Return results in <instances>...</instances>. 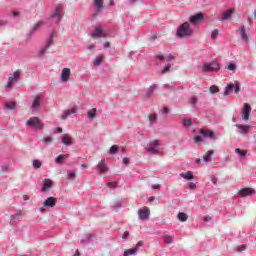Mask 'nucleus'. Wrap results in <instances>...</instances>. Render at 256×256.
Listing matches in <instances>:
<instances>
[{
  "label": "nucleus",
  "instance_id": "54",
  "mask_svg": "<svg viewBox=\"0 0 256 256\" xmlns=\"http://www.w3.org/2000/svg\"><path fill=\"white\" fill-rule=\"evenodd\" d=\"M93 49H95V45L90 44V45L87 46L88 51H93Z\"/></svg>",
  "mask_w": 256,
  "mask_h": 256
},
{
  "label": "nucleus",
  "instance_id": "56",
  "mask_svg": "<svg viewBox=\"0 0 256 256\" xmlns=\"http://www.w3.org/2000/svg\"><path fill=\"white\" fill-rule=\"evenodd\" d=\"M162 113H164V115H167L169 113V108L164 107Z\"/></svg>",
  "mask_w": 256,
  "mask_h": 256
},
{
  "label": "nucleus",
  "instance_id": "24",
  "mask_svg": "<svg viewBox=\"0 0 256 256\" xmlns=\"http://www.w3.org/2000/svg\"><path fill=\"white\" fill-rule=\"evenodd\" d=\"M73 113H77V109L72 108L70 110H66L64 111V113L62 114V119L65 120L67 119V117H69V115L73 114Z\"/></svg>",
  "mask_w": 256,
  "mask_h": 256
},
{
  "label": "nucleus",
  "instance_id": "10",
  "mask_svg": "<svg viewBox=\"0 0 256 256\" xmlns=\"http://www.w3.org/2000/svg\"><path fill=\"white\" fill-rule=\"evenodd\" d=\"M55 205H57V198L55 197H48L43 203V207L46 208H53Z\"/></svg>",
  "mask_w": 256,
  "mask_h": 256
},
{
  "label": "nucleus",
  "instance_id": "13",
  "mask_svg": "<svg viewBox=\"0 0 256 256\" xmlns=\"http://www.w3.org/2000/svg\"><path fill=\"white\" fill-rule=\"evenodd\" d=\"M203 21V14L198 13L190 17V23L192 25H197L198 23H201Z\"/></svg>",
  "mask_w": 256,
  "mask_h": 256
},
{
  "label": "nucleus",
  "instance_id": "50",
  "mask_svg": "<svg viewBox=\"0 0 256 256\" xmlns=\"http://www.w3.org/2000/svg\"><path fill=\"white\" fill-rule=\"evenodd\" d=\"M194 141H195L196 143H201V141H203V138H202L201 136H195V137H194Z\"/></svg>",
  "mask_w": 256,
  "mask_h": 256
},
{
  "label": "nucleus",
  "instance_id": "16",
  "mask_svg": "<svg viewBox=\"0 0 256 256\" xmlns=\"http://www.w3.org/2000/svg\"><path fill=\"white\" fill-rule=\"evenodd\" d=\"M255 193V190L251 188H243L238 192L239 197H247V195H253Z\"/></svg>",
  "mask_w": 256,
  "mask_h": 256
},
{
  "label": "nucleus",
  "instance_id": "25",
  "mask_svg": "<svg viewBox=\"0 0 256 256\" xmlns=\"http://www.w3.org/2000/svg\"><path fill=\"white\" fill-rule=\"evenodd\" d=\"M104 60H105V57H103V55L96 56L94 60V66L99 67V65H101V63H103Z\"/></svg>",
  "mask_w": 256,
  "mask_h": 256
},
{
  "label": "nucleus",
  "instance_id": "42",
  "mask_svg": "<svg viewBox=\"0 0 256 256\" xmlns=\"http://www.w3.org/2000/svg\"><path fill=\"white\" fill-rule=\"evenodd\" d=\"M235 152L238 153V155H240L241 157H245V155H247V151L241 150L239 148H237Z\"/></svg>",
  "mask_w": 256,
  "mask_h": 256
},
{
  "label": "nucleus",
  "instance_id": "61",
  "mask_svg": "<svg viewBox=\"0 0 256 256\" xmlns=\"http://www.w3.org/2000/svg\"><path fill=\"white\" fill-rule=\"evenodd\" d=\"M156 59H160L161 61H163L165 57L163 55H156Z\"/></svg>",
  "mask_w": 256,
  "mask_h": 256
},
{
  "label": "nucleus",
  "instance_id": "28",
  "mask_svg": "<svg viewBox=\"0 0 256 256\" xmlns=\"http://www.w3.org/2000/svg\"><path fill=\"white\" fill-rule=\"evenodd\" d=\"M178 219H179V221H181L182 223H185V221H187V219H189V216H187L186 213L179 212V213H178Z\"/></svg>",
  "mask_w": 256,
  "mask_h": 256
},
{
  "label": "nucleus",
  "instance_id": "12",
  "mask_svg": "<svg viewBox=\"0 0 256 256\" xmlns=\"http://www.w3.org/2000/svg\"><path fill=\"white\" fill-rule=\"evenodd\" d=\"M55 37H57V34L55 33V31H53L50 35V38L47 41L46 46L44 47L43 50L40 51L41 55H43V53H45V51H47L48 48L51 47V45L53 44V41L55 39Z\"/></svg>",
  "mask_w": 256,
  "mask_h": 256
},
{
  "label": "nucleus",
  "instance_id": "62",
  "mask_svg": "<svg viewBox=\"0 0 256 256\" xmlns=\"http://www.w3.org/2000/svg\"><path fill=\"white\" fill-rule=\"evenodd\" d=\"M55 130L57 131V133H63V128L61 127H57L55 128Z\"/></svg>",
  "mask_w": 256,
  "mask_h": 256
},
{
  "label": "nucleus",
  "instance_id": "58",
  "mask_svg": "<svg viewBox=\"0 0 256 256\" xmlns=\"http://www.w3.org/2000/svg\"><path fill=\"white\" fill-rule=\"evenodd\" d=\"M68 179H75V173L72 172V173L68 174Z\"/></svg>",
  "mask_w": 256,
  "mask_h": 256
},
{
  "label": "nucleus",
  "instance_id": "35",
  "mask_svg": "<svg viewBox=\"0 0 256 256\" xmlns=\"http://www.w3.org/2000/svg\"><path fill=\"white\" fill-rule=\"evenodd\" d=\"M41 141H42V143H43L44 145H49V143H53V138H51V137H45V138H42Z\"/></svg>",
  "mask_w": 256,
  "mask_h": 256
},
{
  "label": "nucleus",
  "instance_id": "63",
  "mask_svg": "<svg viewBox=\"0 0 256 256\" xmlns=\"http://www.w3.org/2000/svg\"><path fill=\"white\" fill-rule=\"evenodd\" d=\"M0 25H7V21H5V20H0Z\"/></svg>",
  "mask_w": 256,
  "mask_h": 256
},
{
  "label": "nucleus",
  "instance_id": "46",
  "mask_svg": "<svg viewBox=\"0 0 256 256\" xmlns=\"http://www.w3.org/2000/svg\"><path fill=\"white\" fill-rule=\"evenodd\" d=\"M245 249H247L246 245H240V246L237 247L238 253H241V251H245Z\"/></svg>",
  "mask_w": 256,
  "mask_h": 256
},
{
  "label": "nucleus",
  "instance_id": "23",
  "mask_svg": "<svg viewBox=\"0 0 256 256\" xmlns=\"http://www.w3.org/2000/svg\"><path fill=\"white\" fill-rule=\"evenodd\" d=\"M180 176L183 178V179H186L187 181H191L194 179L193 177V173L191 171H188L186 173H181Z\"/></svg>",
  "mask_w": 256,
  "mask_h": 256
},
{
  "label": "nucleus",
  "instance_id": "33",
  "mask_svg": "<svg viewBox=\"0 0 256 256\" xmlns=\"http://www.w3.org/2000/svg\"><path fill=\"white\" fill-rule=\"evenodd\" d=\"M228 71H231V73H235V71H237V64L235 63H230L227 66Z\"/></svg>",
  "mask_w": 256,
  "mask_h": 256
},
{
  "label": "nucleus",
  "instance_id": "21",
  "mask_svg": "<svg viewBox=\"0 0 256 256\" xmlns=\"http://www.w3.org/2000/svg\"><path fill=\"white\" fill-rule=\"evenodd\" d=\"M213 150H209L206 152V154L203 156V160L206 162V163H211L212 161V157H213Z\"/></svg>",
  "mask_w": 256,
  "mask_h": 256
},
{
  "label": "nucleus",
  "instance_id": "29",
  "mask_svg": "<svg viewBox=\"0 0 256 256\" xmlns=\"http://www.w3.org/2000/svg\"><path fill=\"white\" fill-rule=\"evenodd\" d=\"M231 15H233V10H227L222 16V21L231 19Z\"/></svg>",
  "mask_w": 256,
  "mask_h": 256
},
{
  "label": "nucleus",
  "instance_id": "4",
  "mask_svg": "<svg viewBox=\"0 0 256 256\" xmlns=\"http://www.w3.org/2000/svg\"><path fill=\"white\" fill-rule=\"evenodd\" d=\"M150 214H151V210H149V207H143L138 210V217L142 221H147V219H149Z\"/></svg>",
  "mask_w": 256,
  "mask_h": 256
},
{
  "label": "nucleus",
  "instance_id": "34",
  "mask_svg": "<svg viewBox=\"0 0 256 256\" xmlns=\"http://www.w3.org/2000/svg\"><path fill=\"white\" fill-rule=\"evenodd\" d=\"M234 89V85L233 84H229L226 86V90L224 91V96L229 95L230 91H233Z\"/></svg>",
  "mask_w": 256,
  "mask_h": 256
},
{
  "label": "nucleus",
  "instance_id": "27",
  "mask_svg": "<svg viewBox=\"0 0 256 256\" xmlns=\"http://www.w3.org/2000/svg\"><path fill=\"white\" fill-rule=\"evenodd\" d=\"M69 157V154H61L56 158V163H58V165H61V163H63V161H65V159H67Z\"/></svg>",
  "mask_w": 256,
  "mask_h": 256
},
{
  "label": "nucleus",
  "instance_id": "38",
  "mask_svg": "<svg viewBox=\"0 0 256 256\" xmlns=\"http://www.w3.org/2000/svg\"><path fill=\"white\" fill-rule=\"evenodd\" d=\"M171 71V64H168L167 66H165L162 71H161V74L162 75H165V73H170Z\"/></svg>",
  "mask_w": 256,
  "mask_h": 256
},
{
  "label": "nucleus",
  "instance_id": "64",
  "mask_svg": "<svg viewBox=\"0 0 256 256\" xmlns=\"http://www.w3.org/2000/svg\"><path fill=\"white\" fill-rule=\"evenodd\" d=\"M204 221H211V217L205 216V217H204Z\"/></svg>",
  "mask_w": 256,
  "mask_h": 256
},
{
  "label": "nucleus",
  "instance_id": "2",
  "mask_svg": "<svg viewBox=\"0 0 256 256\" xmlns=\"http://www.w3.org/2000/svg\"><path fill=\"white\" fill-rule=\"evenodd\" d=\"M177 35L180 38L191 37V35H193V30L191 29V25L189 24V22H184L182 25L179 26L177 30Z\"/></svg>",
  "mask_w": 256,
  "mask_h": 256
},
{
  "label": "nucleus",
  "instance_id": "18",
  "mask_svg": "<svg viewBox=\"0 0 256 256\" xmlns=\"http://www.w3.org/2000/svg\"><path fill=\"white\" fill-rule=\"evenodd\" d=\"M51 187H53V181H51V179H44V183L41 191L45 192L47 191V189H51Z\"/></svg>",
  "mask_w": 256,
  "mask_h": 256
},
{
  "label": "nucleus",
  "instance_id": "8",
  "mask_svg": "<svg viewBox=\"0 0 256 256\" xmlns=\"http://www.w3.org/2000/svg\"><path fill=\"white\" fill-rule=\"evenodd\" d=\"M250 113H251V105H249V103H245L242 109V120L249 121Z\"/></svg>",
  "mask_w": 256,
  "mask_h": 256
},
{
  "label": "nucleus",
  "instance_id": "44",
  "mask_svg": "<svg viewBox=\"0 0 256 256\" xmlns=\"http://www.w3.org/2000/svg\"><path fill=\"white\" fill-rule=\"evenodd\" d=\"M210 93H219V87H217L216 85H212L210 87Z\"/></svg>",
  "mask_w": 256,
  "mask_h": 256
},
{
  "label": "nucleus",
  "instance_id": "43",
  "mask_svg": "<svg viewBox=\"0 0 256 256\" xmlns=\"http://www.w3.org/2000/svg\"><path fill=\"white\" fill-rule=\"evenodd\" d=\"M149 121L151 124L155 123V121H157V114H151L149 116Z\"/></svg>",
  "mask_w": 256,
  "mask_h": 256
},
{
  "label": "nucleus",
  "instance_id": "32",
  "mask_svg": "<svg viewBox=\"0 0 256 256\" xmlns=\"http://www.w3.org/2000/svg\"><path fill=\"white\" fill-rule=\"evenodd\" d=\"M97 115V109H91L88 111V117L89 119H95V116Z\"/></svg>",
  "mask_w": 256,
  "mask_h": 256
},
{
  "label": "nucleus",
  "instance_id": "11",
  "mask_svg": "<svg viewBox=\"0 0 256 256\" xmlns=\"http://www.w3.org/2000/svg\"><path fill=\"white\" fill-rule=\"evenodd\" d=\"M39 107H41V96H36L32 100L31 109L32 111H39Z\"/></svg>",
  "mask_w": 256,
  "mask_h": 256
},
{
  "label": "nucleus",
  "instance_id": "26",
  "mask_svg": "<svg viewBox=\"0 0 256 256\" xmlns=\"http://www.w3.org/2000/svg\"><path fill=\"white\" fill-rule=\"evenodd\" d=\"M236 127L240 129L241 133H248L249 129H251L249 125L236 124Z\"/></svg>",
  "mask_w": 256,
  "mask_h": 256
},
{
  "label": "nucleus",
  "instance_id": "20",
  "mask_svg": "<svg viewBox=\"0 0 256 256\" xmlns=\"http://www.w3.org/2000/svg\"><path fill=\"white\" fill-rule=\"evenodd\" d=\"M98 169H99L100 173H105V171L109 170V168H107V164H105V160H101L98 163Z\"/></svg>",
  "mask_w": 256,
  "mask_h": 256
},
{
  "label": "nucleus",
  "instance_id": "41",
  "mask_svg": "<svg viewBox=\"0 0 256 256\" xmlns=\"http://www.w3.org/2000/svg\"><path fill=\"white\" fill-rule=\"evenodd\" d=\"M191 125H193V122L191 121V119H184L183 120V126L184 127H191Z\"/></svg>",
  "mask_w": 256,
  "mask_h": 256
},
{
  "label": "nucleus",
  "instance_id": "60",
  "mask_svg": "<svg viewBox=\"0 0 256 256\" xmlns=\"http://www.w3.org/2000/svg\"><path fill=\"white\" fill-rule=\"evenodd\" d=\"M123 164L124 165H129V158H124L123 159Z\"/></svg>",
  "mask_w": 256,
  "mask_h": 256
},
{
  "label": "nucleus",
  "instance_id": "57",
  "mask_svg": "<svg viewBox=\"0 0 256 256\" xmlns=\"http://www.w3.org/2000/svg\"><path fill=\"white\" fill-rule=\"evenodd\" d=\"M127 237H129V232L125 231L123 236H122V239H127Z\"/></svg>",
  "mask_w": 256,
  "mask_h": 256
},
{
  "label": "nucleus",
  "instance_id": "53",
  "mask_svg": "<svg viewBox=\"0 0 256 256\" xmlns=\"http://www.w3.org/2000/svg\"><path fill=\"white\" fill-rule=\"evenodd\" d=\"M188 187H189V189H195V187H197V185H195V183H193V182H190L188 184Z\"/></svg>",
  "mask_w": 256,
  "mask_h": 256
},
{
  "label": "nucleus",
  "instance_id": "31",
  "mask_svg": "<svg viewBox=\"0 0 256 256\" xmlns=\"http://www.w3.org/2000/svg\"><path fill=\"white\" fill-rule=\"evenodd\" d=\"M43 25H45V22H43V21L37 22L33 26V31H39V29H41V27H43Z\"/></svg>",
  "mask_w": 256,
  "mask_h": 256
},
{
  "label": "nucleus",
  "instance_id": "15",
  "mask_svg": "<svg viewBox=\"0 0 256 256\" xmlns=\"http://www.w3.org/2000/svg\"><path fill=\"white\" fill-rule=\"evenodd\" d=\"M69 77H71V69L64 68L61 73V80L64 83H67V81H69Z\"/></svg>",
  "mask_w": 256,
  "mask_h": 256
},
{
  "label": "nucleus",
  "instance_id": "5",
  "mask_svg": "<svg viewBox=\"0 0 256 256\" xmlns=\"http://www.w3.org/2000/svg\"><path fill=\"white\" fill-rule=\"evenodd\" d=\"M148 153L157 154L159 153V140L152 141L146 148Z\"/></svg>",
  "mask_w": 256,
  "mask_h": 256
},
{
  "label": "nucleus",
  "instance_id": "30",
  "mask_svg": "<svg viewBox=\"0 0 256 256\" xmlns=\"http://www.w3.org/2000/svg\"><path fill=\"white\" fill-rule=\"evenodd\" d=\"M135 253H137V248L128 249L124 251V256L135 255Z\"/></svg>",
  "mask_w": 256,
  "mask_h": 256
},
{
  "label": "nucleus",
  "instance_id": "14",
  "mask_svg": "<svg viewBox=\"0 0 256 256\" xmlns=\"http://www.w3.org/2000/svg\"><path fill=\"white\" fill-rule=\"evenodd\" d=\"M200 133L201 135H203V137H209V139H212V141H215V139H217L214 131L200 129Z\"/></svg>",
  "mask_w": 256,
  "mask_h": 256
},
{
  "label": "nucleus",
  "instance_id": "49",
  "mask_svg": "<svg viewBox=\"0 0 256 256\" xmlns=\"http://www.w3.org/2000/svg\"><path fill=\"white\" fill-rule=\"evenodd\" d=\"M197 97H192L191 99H190V103H191V105H197Z\"/></svg>",
  "mask_w": 256,
  "mask_h": 256
},
{
  "label": "nucleus",
  "instance_id": "36",
  "mask_svg": "<svg viewBox=\"0 0 256 256\" xmlns=\"http://www.w3.org/2000/svg\"><path fill=\"white\" fill-rule=\"evenodd\" d=\"M119 151V146L117 145H113L110 150H109V153L110 155H115V153H117Z\"/></svg>",
  "mask_w": 256,
  "mask_h": 256
},
{
  "label": "nucleus",
  "instance_id": "7",
  "mask_svg": "<svg viewBox=\"0 0 256 256\" xmlns=\"http://www.w3.org/2000/svg\"><path fill=\"white\" fill-rule=\"evenodd\" d=\"M52 18L55 19L56 23H59V21L63 19V6L58 5L56 7L55 12L52 15Z\"/></svg>",
  "mask_w": 256,
  "mask_h": 256
},
{
  "label": "nucleus",
  "instance_id": "6",
  "mask_svg": "<svg viewBox=\"0 0 256 256\" xmlns=\"http://www.w3.org/2000/svg\"><path fill=\"white\" fill-rule=\"evenodd\" d=\"M27 123L30 127H34V129H43V124L37 117L30 118Z\"/></svg>",
  "mask_w": 256,
  "mask_h": 256
},
{
  "label": "nucleus",
  "instance_id": "51",
  "mask_svg": "<svg viewBox=\"0 0 256 256\" xmlns=\"http://www.w3.org/2000/svg\"><path fill=\"white\" fill-rule=\"evenodd\" d=\"M155 89H157V85L150 86L148 93H153V91H155Z\"/></svg>",
  "mask_w": 256,
  "mask_h": 256
},
{
  "label": "nucleus",
  "instance_id": "39",
  "mask_svg": "<svg viewBox=\"0 0 256 256\" xmlns=\"http://www.w3.org/2000/svg\"><path fill=\"white\" fill-rule=\"evenodd\" d=\"M5 107H6V109L13 110L16 107V103L15 102H8V103L5 104Z\"/></svg>",
  "mask_w": 256,
  "mask_h": 256
},
{
  "label": "nucleus",
  "instance_id": "37",
  "mask_svg": "<svg viewBox=\"0 0 256 256\" xmlns=\"http://www.w3.org/2000/svg\"><path fill=\"white\" fill-rule=\"evenodd\" d=\"M163 239H164V243H167L168 245H170V243H173V237L169 235L163 236Z\"/></svg>",
  "mask_w": 256,
  "mask_h": 256
},
{
  "label": "nucleus",
  "instance_id": "48",
  "mask_svg": "<svg viewBox=\"0 0 256 256\" xmlns=\"http://www.w3.org/2000/svg\"><path fill=\"white\" fill-rule=\"evenodd\" d=\"M107 187H109L110 189H113V187H117V182H109L107 184Z\"/></svg>",
  "mask_w": 256,
  "mask_h": 256
},
{
  "label": "nucleus",
  "instance_id": "9",
  "mask_svg": "<svg viewBox=\"0 0 256 256\" xmlns=\"http://www.w3.org/2000/svg\"><path fill=\"white\" fill-rule=\"evenodd\" d=\"M92 37L94 39H99L101 37H107V33H105L101 27H96L94 29V31L92 32Z\"/></svg>",
  "mask_w": 256,
  "mask_h": 256
},
{
  "label": "nucleus",
  "instance_id": "55",
  "mask_svg": "<svg viewBox=\"0 0 256 256\" xmlns=\"http://www.w3.org/2000/svg\"><path fill=\"white\" fill-rule=\"evenodd\" d=\"M111 47V43L105 42L104 43V49H109Z\"/></svg>",
  "mask_w": 256,
  "mask_h": 256
},
{
  "label": "nucleus",
  "instance_id": "3",
  "mask_svg": "<svg viewBox=\"0 0 256 256\" xmlns=\"http://www.w3.org/2000/svg\"><path fill=\"white\" fill-rule=\"evenodd\" d=\"M19 77H21V70H16L12 76H9L7 87H13L19 81Z\"/></svg>",
  "mask_w": 256,
  "mask_h": 256
},
{
  "label": "nucleus",
  "instance_id": "59",
  "mask_svg": "<svg viewBox=\"0 0 256 256\" xmlns=\"http://www.w3.org/2000/svg\"><path fill=\"white\" fill-rule=\"evenodd\" d=\"M152 189H161V185H159V184H154V185H152Z\"/></svg>",
  "mask_w": 256,
  "mask_h": 256
},
{
  "label": "nucleus",
  "instance_id": "17",
  "mask_svg": "<svg viewBox=\"0 0 256 256\" xmlns=\"http://www.w3.org/2000/svg\"><path fill=\"white\" fill-rule=\"evenodd\" d=\"M238 33L242 39V41H249V36L247 35V31H245V26H242L239 30Z\"/></svg>",
  "mask_w": 256,
  "mask_h": 256
},
{
  "label": "nucleus",
  "instance_id": "52",
  "mask_svg": "<svg viewBox=\"0 0 256 256\" xmlns=\"http://www.w3.org/2000/svg\"><path fill=\"white\" fill-rule=\"evenodd\" d=\"M173 59H175V57L172 54H169L166 58V61H173Z\"/></svg>",
  "mask_w": 256,
  "mask_h": 256
},
{
  "label": "nucleus",
  "instance_id": "47",
  "mask_svg": "<svg viewBox=\"0 0 256 256\" xmlns=\"http://www.w3.org/2000/svg\"><path fill=\"white\" fill-rule=\"evenodd\" d=\"M234 92H235L236 94L239 93V82H238V81H235Z\"/></svg>",
  "mask_w": 256,
  "mask_h": 256
},
{
  "label": "nucleus",
  "instance_id": "45",
  "mask_svg": "<svg viewBox=\"0 0 256 256\" xmlns=\"http://www.w3.org/2000/svg\"><path fill=\"white\" fill-rule=\"evenodd\" d=\"M217 35H219V30L215 29L211 33L212 39H217Z\"/></svg>",
  "mask_w": 256,
  "mask_h": 256
},
{
  "label": "nucleus",
  "instance_id": "40",
  "mask_svg": "<svg viewBox=\"0 0 256 256\" xmlns=\"http://www.w3.org/2000/svg\"><path fill=\"white\" fill-rule=\"evenodd\" d=\"M41 165H42L41 161L33 160V167H34V169H41Z\"/></svg>",
  "mask_w": 256,
  "mask_h": 256
},
{
  "label": "nucleus",
  "instance_id": "1",
  "mask_svg": "<svg viewBox=\"0 0 256 256\" xmlns=\"http://www.w3.org/2000/svg\"><path fill=\"white\" fill-rule=\"evenodd\" d=\"M221 64H219V61L214 60L212 62H204L202 64V71L205 73H213L215 71H220Z\"/></svg>",
  "mask_w": 256,
  "mask_h": 256
},
{
  "label": "nucleus",
  "instance_id": "22",
  "mask_svg": "<svg viewBox=\"0 0 256 256\" xmlns=\"http://www.w3.org/2000/svg\"><path fill=\"white\" fill-rule=\"evenodd\" d=\"M94 6L96 9V15L103 9V0H94Z\"/></svg>",
  "mask_w": 256,
  "mask_h": 256
},
{
  "label": "nucleus",
  "instance_id": "19",
  "mask_svg": "<svg viewBox=\"0 0 256 256\" xmlns=\"http://www.w3.org/2000/svg\"><path fill=\"white\" fill-rule=\"evenodd\" d=\"M62 143L63 145L69 146V145H72L73 140L71 139V136H69L68 134H64L62 136Z\"/></svg>",
  "mask_w": 256,
  "mask_h": 256
}]
</instances>
